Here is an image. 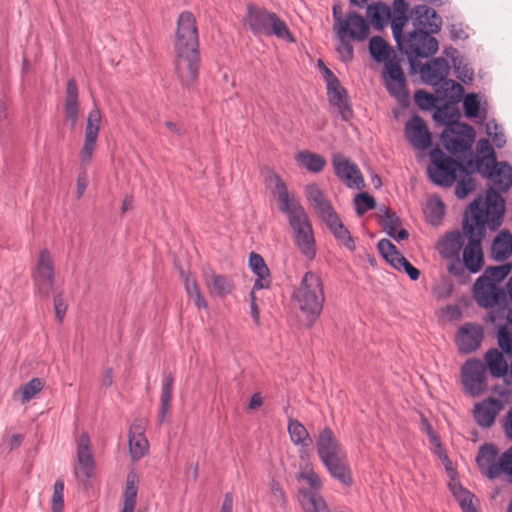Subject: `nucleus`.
Instances as JSON below:
<instances>
[{"instance_id":"nucleus-2","label":"nucleus","mask_w":512,"mask_h":512,"mask_svg":"<svg viewBox=\"0 0 512 512\" xmlns=\"http://www.w3.org/2000/svg\"><path fill=\"white\" fill-rule=\"evenodd\" d=\"M511 270L512 263L489 266L473 285V297L480 307H498L489 313L490 321L496 324L505 319L504 324H498L497 338L499 347L507 355H512V332L509 329L512 325V307L508 304L509 298L512 299V277L505 285L503 281Z\"/></svg>"},{"instance_id":"nucleus-32","label":"nucleus","mask_w":512,"mask_h":512,"mask_svg":"<svg viewBox=\"0 0 512 512\" xmlns=\"http://www.w3.org/2000/svg\"><path fill=\"white\" fill-rule=\"evenodd\" d=\"M512 253V234L502 231L494 239L491 246V256L496 261H503Z\"/></svg>"},{"instance_id":"nucleus-12","label":"nucleus","mask_w":512,"mask_h":512,"mask_svg":"<svg viewBox=\"0 0 512 512\" xmlns=\"http://www.w3.org/2000/svg\"><path fill=\"white\" fill-rule=\"evenodd\" d=\"M464 231L454 230L447 232L437 242L436 248L440 256L447 260V271L452 276H463L460 252L465 245Z\"/></svg>"},{"instance_id":"nucleus-11","label":"nucleus","mask_w":512,"mask_h":512,"mask_svg":"<svg viewBox=\"0 0 512 512\" xmlns=\"http://www.w3.org/2000/svg\"><path fill=\"white\" fill-rule=\"evenodd\" d=\"M245 25H247L257 36L273 35L289 42L295 41L288 26L283 20H281L275 13L269 12L268 10L253 4L247 5Z\"/></svg>"},{"instance_id":"nucleus-10","label":"nucleus","mask_w":512,"mask_h":512,"mask_svg":"<svg viewBox=\"0 0 512 512\" xmlns=\"http://www.w3.org/2000/svg\"><path fill=\"white\" fill-rule=\"evenodd\" d=\"M293 301L306 315L309 324H313L320 315L325 301L321 277L312 271L306 272L293 293Z\"/></svg>"},{"instance_id":"nucleus-51","label":"nucleus","mask_w":512,"mask_h":512,"mask_svg":"<svg viewBox=\"0 0 512 512\" xmlns=\"http://www.w3.org/2000/svg\"><path fill=\"white\" fill-rule=\"evenodd\" d=\"M54 310L57 320L62 322L67 311V303L62 291L57 293L54 297Z\"/></svg>"},{"instance_id":"nucleus-55","label":"nucleus","mask_w":512,"mask_h":512,"mask_svg":"<svg viewBox=\"0 0 512 512\" xmlns=\"http://www.w3.org/2000/svg\"><path fill=\"white\" fill-rule=\"evenodd\" d=\"M314 207L322 219L328 217V215L335 213L330 201L326 197L323 200H321L318 204H316Z\"/></svg>"},{"instance_id":"nucleus-39","label":"nucleus","mask_w":512,"mask_h":512,"mask_svg":"<svg viewBox=\"0 0 512 512\" xmlns=\"http://www.w3.org/2000/svg\"><path fill=\"white\" fill-rule=\"evenodd\" d=\"M425 213L427 220L431 225H439L445 214L444 203L438 197L431 198L426 204Z\"/></svg>"},{"instance_id":"nucleus-17","label":"nucleus","mask_w":512,"mask_h":512,"mask_svg":"<svg viewBox=\"0 0 512 512\" xmlns=\"http://www.w3.org/2000/svg\"><path fill=\"white\" fill-rule=\"evenodd\" d=\"M33 281L37 291L44 297H48L53 290L55 270L52 256L47 249H43L39 253Z\"/></svg>"},{"instance_id":"nucleus-25","label":"nucleus","mask_w":512,"mask_h":512,"mask_svg":"<svg viewBox=\"0 0 512 512\" xmlns=\"http://www.w3.org/2000/svg\"><path fill=\"white\" fill-rule=\"evenodd\" d=\"M483 360L486 371L493 378H505L508 375L509 365L502 351L497 348H491L486 351Z\"/></svg>"},{"instance_id":"nucleus-56","label":"nucleus","mask_w":512,"mask_h":512,"mask_svg":"<svg viewBox=\"0 0 512 512\" xmlns=\"http://www.w3.org/2000/svg\"><path fill=\"white\" fill-rule=\"evenodd\" d=\"M378 250L384 259H388V256H393L398 250L388 239H382L378 243Z\"/></svg>"},{"instance_id":"nucleus-36","label":"nucleus","mask_w":512,"mask_h":512,"mask_svg":"<svg viewBox=\"0 0 512 512\" xmlns=\"http://www.w3.org/2000/svg\"><path fill=\"white\" fill-rule=\"evenodd\" d=\"M288 432L291 441L297 446L307 447L312 443L308 430L296 419H289Z\"/></svg>"},{"instance_id":"nucleus-46","label":"nucleus","mask_w":512,"mask_h":512,"mask_svg":"<svg viewBox=\"0 0 512 512\" xmlns=\"http://www.w3.org/2000/svg\"><path fill=\"white\" fill-rule=\"evenodd\" d=\"M139 479L135 472H129L126 480L124 501L136 503Z\"/></svg>"},{"instance_id":"nucleus-54","label":"nucleus","mask_w":512,"mask_h":512,"mask_svg":"<svg viewBox=\"0 0 512 512\" xmlns=\"http://www.w3.org/2000/svg\"><path fill=\"white\" fill-rule=\"evenodd\" d=\"M487 134L493 138V142L497 147H502L505 144L504 135L497 132V125L495 123L486 124Z\"/></svg>"},{"instance_id":"nucleus-4","label":"nucleus","mask_w":512,"mask_h":512,"mask_svg":"<svg viewBox=\"0 0 512 512\" xmlns=\"http://www.w3.org/2000/svg\"><path fill=\"white\" fill-rule=\"evenodd\" d=\"M371 57L378 63H384L381 78L388 93L397 102L405 106L409 102L407 80L401 67L402 58H399L389 44L380 36H374L369 41Z\"/></svg>"},{"instance_id":"nucleus-44","label":"nucleus","mask_w":512,"mask_h":512,"mask_svg":"<svg viewBox=\"0 0 512 512\" xmlns=\"http://www.w3.org/2000/svg\"><path fill=\"white\" fill-rule=\"evenodd\" d=\"M356 213L359 216L364 215L367 211L374 209L376 206L375 199L367 193H360L354 199Z\"/></svg>"},{"instance_id":"nucleus-6","label":"nucleus","mask_w":512,"mask_h":512,"mask_svg":"<svg viewBox=\"0 0 512 512\" xmlns=\"http://www.w3.org/2000/svg\"><path fill=\"white\" fill-rule=\"evenodd\" d=\"M476 463L480 472L490 480L506 477V487H496L492 493V499L502 505V494L512 495L509 488L512 484V446L500 455L496 445L486 443L479 448Z\"/></svg>"},{"instance_id":"nucleus-21","label":"nucleus","mask_w":512,"mask_h":512,"mask_svg":"<svg viewBox=\"0 0 512 512\" xmlns=\"http://www.w3.org/2000/svg\"><path fill=\"white\" fill-rule=\"evenodd\" d=\"M484 338L483 327L475 323H465L460 327L456 335V344L462 354L475 352Z\"/></svg>"},{"instance_id":"nucleus-5","label":"nucleus","mask_w":512,"mask_h":512,"mask_svg":"<svg viewBox=\"0 0 512 512\" xmlns=\"http://www.w3.org/2000/svg\"><path fill=\"white\" fill-rule=\"evenodd\" d=\"M432 166L428 168L430 180L441 187H451L457 182L455 194L458 198L467 197L475 189V181L470 171L459 161L447 156L440 149L430 151Z\"/></svg>"},{"instance_id":"nucleus-26","label":"nucleus","mask_w":512,"mask_h":512,"mask_svg":"<svg viewBox=\"0 0 512 512\" xmlns=\"http://www.w3.org/2000/svg\"><path fill=\"white\" fill-rule=\"evenodd\" d=\"M328 99L331 105L338 109V112L344 121H349L353 116L351 106L348 104L347 92L340 82L327 87Z\"/></svg>"},{"instance_id":"nucleus-8","label":"nucleus","mask_w":512,"mask_h":512,"mask_svg":"<svg viewBox=\"0 0 512 512\" xmlns=\"http://www.w3.org/2000/svg\"><path fill=\"white\" fill-rule=\"evenodd\" d=\"M410 19L415 32V44L418 58H427L438 50V41L433 36L439 32L442 19L436 11L426 5H418L410 12Z\"/></svg>"},{"instance_id":"nucleus-20","label":"nucleus","mask_w":512,"mask_h":512,"mask_svg":"<svg viewBox=\"0 0 512 512\" xmlns=\"http://www.w3.org/2000/svg\"><path fill=\"white\" fill-rule=\"evenodd\" d=\"M332 164L336 176L349 188L361 189L364 179L360 169L342 154H334Z\"/></svg>"},{"instance_id":"nucleus-60","label":"nucleus","mask_w":512,"mask_h":512,"mask_svg":"<svg viewBox=\"0 0 512 512\" xmlns=\"http://www.w3.org/2000/svg\"><path fill=\"white\" fill-rule=\"evenodd\" d=\"M255 290L253 288V290L250 292V300H251V303H250V307H251V315H252V318L254 320V322L256 324H259L260 322V311H259V307L256 303V296H255Z\"/></svg>"},{"instance_id":"nucleus-18","label":"nucleus","mask_w":512,"mask_h":512,"mask_svg":"<svg viewBox=\"0 0 512 512\" xmlns=\"http://www.w3.org/2000/svg\"><path fill=\"white\" fill-rule=\"evenodd\" d=\"M102 114L94 107L88 114L85 126L84 143L80 151V164L87 167L92 160L99 136Z\"/></svg>"},{"instance_id":"nucleus-19","label":"nucleus","mask_w":512,"mask_h":512,"mask_svg":"<svg viewBox=\"0 0 512 512\" xmlns=\"http://www.w3.org/2000/svg\"><path fill=\"white\" fill-rule=\"evenodd\" d=\"M77 464L74 469V475L78 481L86 484L94 475L95 461L91 452L90 437L87 433H82L77 439Z\"/></svg>"},{"instance_id":"nucleus-37","label":"nucleus","mask_w":512,"mask_h":512,"mask_svg":"<svg viewBox=\"0 0 512 512\" xmlns=\"http://www.w3.org/2000/svg\"><path fill=\"white\" fill-rule=\"evenodd\" d=\"M378 221L389 236H394V231L401 225L399 216L385 205L379 207Z\"/></svg>"},{"instance_id":"nucleus-14","label":"nucleus","mask_w":512,"mask_h":512,"mask_svg":"<svg viewBox=\"0 0 512 512\" xmlns=\"http://www.w3.org/2000/svg\"><path fill=\"white\" fill-rule=\"evenodd\" d=\"M461 380L464 390L472 397L480 396L488 390L487 371L481 360L468 359L461 368Z\"/></svg>"},{"instance_id":"nucleus-43","label":"nucleus","mask_w":512,"mask_h":512,"mask_svg":"<svg viewBox=\"0 0 512 512\" xmlns=\"http://www.w3.org/2000/svg\"><path fill=\"white\" fill-rule=\"evenodd\" d=\"M339 44L337 46V51L339 53V57L341 61L347 63L353 60L354 58V49L351 44L349 37L344 34H337Z\"/></svg>"},{"instance_id":"nucleus-24","label":"nucleus","mask_w":512,"mask_h":512,"mask_svg":"<svg viewBox=\"0 0 512 512\" xmlns=\"http://www.w3.org/2000/svg\"><path fill=\"white\" fill-rule=\"evenodd\" d=\"M502 408L503 401L500 399L489 398L478 403L474 408L475 421L481 427H490L495 422L496 415Z\"/></svg>"},{"instance_id":"nucleus-57","label":"nucleus","mask_w":512,"mask_h":512,"mask_svg":"<svg viewBox=\"0 0 512 512\" xmlns=\"http://www.w3.org/2000/svg\"><path fill=\"white\" fill-rule=\"evenodd\" d=\"M434 119L436 121L442 122L446 124V127H448V123H457L453 119V115H449L448 108L445 106L443 108H438L436 112L434 113Z\"/></svg>"},{"instance_id":"nucleus-16","label":"nucleus","mask_w":512,"mask_h":512,"mask_svg":"<svg viewBox=\"0 0 512 512\" xmlns=\"http://www.w3.org/2000/svg\"><path fill=\"white\" fill-rule=\"evenodd\" d=\"M333 16L335 19L334 30L337 34H344L351 40L364 41L370 33L367 21L356 12H349L346 18H341L337 14L336 7H333Z\"/></svg>"},{"instance_id":"nucleus-22","label":"nucleus","mask_w":512,"mask_h":512,"mask_svg":"<svg viewBox=\"0 0 512 512\" xmlns=\"http://www.w3.org/2000/svg\"><path fill=\"white\" fill-rule=\"evenodd\" d=\"M418 63L414 71H418L422 80L433 88L438 87L448 77L450 66L443 57L434 58L426 64Z\"/></svg>"},{"instance_id":"nucleus-61","label":"nucleus","mask_w":512,"mask_h":512,"mask_svg":"<svg viewBox=\"0 0 512 512\" xmlns=\"http://www.w3.org/2000/svg\"><path fill=\"white\" fill-rule=\"evenodd\" d=\"M323 221L326 223L332 233L336 231L340 225L343 224L336 212L328 215V217L324 218Z\"/></svg>"},{"instance_id":"nucleus-42","label":"nucleus","mask_w":512,"mask_h":512,"mask_svg":"<svg viewBox=\"0 0 512 512\" xmlns=\"http://www.w3.org/2000/svg\"><path fill=\"white\" fill-rule=\"evenodd\" d=\"M64 508V480L57 479L53 486L51 499V511L63 512Z\"/></svg>"},{"instance_id":"nucleus-53","label":"nucleus","mask_w":512,"mask_h":512,"mask_svg":"<svg viewBox=\"0 0 512 512\" xmlns=\"http://www.w3.org/2000/svg\"><path fill=\"white\" fill-rule=\"evenodd\" d=\"M23 439L24 437L22 434H13L11 437L2 442L1 447L8 452H11L21 446Z\"/></svg>"},{"instance_id":"nucleus-52","label":"nucleus","mask_w":512,"mask_h":512,"mask_svg":"<svg viewBox=\"0 0 512 512\" xmlns=\"http://www.w3.org/2000/svg\"><path fill=\"white\" fill-rule=\"evenodd\" d=\"M270 491L274 500L282 507L286 505V495L279 483L275 480L270 482Z\"/></svg>"},{"instance_id":"nucleus-41","label":"nucleus","mask_w":512,"mask_h":512,"mask_svg":"<svg viewBox=\"0 0 512 512\" xmlns=\"http://www.w3.org/2000/svg\"><path fill=\"white\" fill-rule=\"evenodd\" d=\"M302 255L308 260H313L316 256V243L313 232L294 241Z\"/></svg>"},{"instance_id":"nucleus-58","label":"nucleus","mask_w":512,"mask_h":512,"mask_svg":"<svg viewBox=\"0 0 512 512\" xmlns=\"http://www.w3.org/2000/svg\"><path fill=\"white\" fill-rule=\"evenodd\" d=\"M405 271L409 278L413 281H416L420 277V271L416 267H414L406 258L403 259L401 264V271Z\"/></svg>"},{"instance_id":"nucleus-40","label":"nucleus","mask_w":512,"mask_h":512,"mask_svg":"<svg viewBox=\"0 0 512 512\" xmlns=\"http://www.w3.org/2000/svg\"><path fill=\"white\" fill-rule=\"evenodd\" d=\"M44 383L40 378H33L22 385L16 392L20 397L21 403H27L42 391Z\"/></svg>"},{"instance_id":"nucleus-50","label":"nucleus","mask_w":512,"mask_h":512,"mask_svg":"<svg viewBox=\"0 0 512 512\" xmlns=\"http://www.w3.org/2000/svg\"><path fill=\"white\" fill-rule=\"evenodd\" d=\"M305 194L313 206L325 198L323 191L318 187L316 183L308 184L305 187Z\"/></svg>"},{"instance_id":"nucleus-23","label":"nucleus","mask_w":512,"mask_h":512,"mask_svg":"<svg viewBox=\"0 0 512 512\" xmlns=\"http://www.w3.org/2000/svg\"><path fill=\"white\" fill-rule=\"evenodd\" d=\"M405 136L410 144L420 150H426L431 145V135L425 121L412 117L405 125Z\"/></svg>"},{"instance_id":"nucleus-33","label":"nucleus","mask_w":512,"mask_h":512,"mask_svg":"<svg viewBox=\"0 0 512 512\" xmlns=\"http://www.w3.org/2000/svg\"><path fill=\"white\" fill-rule=\"evenodd\" d=\"M365 5H367V17L369 18L374 28L382 29L387 25L391 18V10L386 4L380 2L369 4L367 2L364 4V6Z\"/></svg>"},{"instance_id":"nucleus-48","label":"nucleus","mask_w":512,"mask_h":512,"mask_svg":"<svg viewBox=\"0 0 512 512\" xmlns=\"http://www.w3.org/2000/svg\"><path fill=\"white\" fill-rule=\"evenodd\" d=\"M465 114L469 118H475L478 115L480 103L475 94H468L465 96L464 101Z\"/></svg>"},{"instance_id":"nucleus-47","label":"nucleus","mask_w":512,"mask_h":512,"mask_svg":"<svg viewBox=\"0 0 512 512\" xmlns=\"http://www.w3.org/2000/svg\"><path fill=\"white\" fill-rule=\"evenodd\" d=\"M416 104L422 109H430L435 106V102L439 100L437 95L430 94L423 90L416 91L414 95Z\"/></svg>"},{"instance_id":"nucleus-59","label":"nucleus","mask_w":512,"mask_h":512,"mask_svg":"<svg viewBox=\"0 0 512 512\" xmlns=\"http://www.w3.org/2000/svg\"><path fill=\"white\" fill-rule=\"evenodd\" d=\"M88 176L85 171L79 173L77 177V197L80 198L83 196L87 186H88Z\"/></svg>"},{"instance_id":"nucleus-31","label":"nucleus","mask_w":512,"mask_h":512,"mask_svg":"<svg viewBox=\"0 0 512 512\" xmlns=\"http://www.w3.org/2000/svg\"><path fill=\"white\" fill-rule=\"evenodd\" d=\"M205 282L210 293L218 297H224L234 289V283L229 277L214 272L205 275Z\"/></svg>"},{"instance_id":"nucleus-15","label":"nucleus","mask_w":512,"mask_h":512,"mask_svg":"<svg viewBox=\"0 0 512 512\" xmlns=\"http://www.w3.org/2000/svg\"><path fill=\"white\" fill-rule=\"evenodd\" d=\"M407 22V15L395 14L394 17L391 18V29L398 49L407 56L411 69L415 70L419 64L417 56L418 49L415 44L416 37L413 28L409 30L407 34L403 33V28Z\"/></svg>"},{"instance_id":"nucleus-1","label":"nucleus","mask_w":512,"mask_h":512,"mask_svg":"<svg viewBox=\"0 0 512 512\" xmlns=\"http://www.w3.org/2000/svg\"><path fill=\"white\" fill-rule=\"evenodd\" d=\"M476 171L488 180L489 189L485 200L475 199L469 205V211L463 218L462 230L467 243L462 250L461 263L463 276H455L465 283L469 279L468 272L476 274L484 266L482 240L486 228L496 230L501 225L504 213V201L500 195L512 185V167L507 162H498L494 148L489 140L480 139L476 145Z\"/></svg>"},{"instance_id":"nucleus-45","label":"nucleus","mask_w":512,"mask_h":512,"mask_svg":"<svg viewBox=\"0 0 512 512\" xmlns=\"http://www.w3.org/2000/svg\"><path fill=\"white\" fill-rule=\"evenodd\" d=\"M298 479L304 480L313 489L318 491L322 488V480L319 475L309 466L302 468L298 474Z\"/></svg>"},{"instance_id":"nucleus-28","label":"nucleus","mask_w":512,"mask_h":512,"mask_svg":"<svg viewBox=\"0 0 512 512\" xmlns=\"http://www.w3.org/2000/svg\"><path fill=\"white\" fill-rule=\"evenodd\" d=\"M249 266L254 274L257 275L254 289H266L270 287V271L263 257L260 254L252 252L249 256Z\"/></svg>"},{"instance_id":"nucleus-13","label":"nucleus","mask_w":512,"mask_h":512,"mask_svg":"<svg viewBox=\"0 0 512 512\" xmlns=\"http://www.w3.org/2000/svg\"><path fill=\"white\" fill-rule=\"evenodd\" d=\"M475 131L463 123H448V127L441 135V141L445 149L452 155H458L471 149Z\"/></svg>"},{"instance_id":"nucleus-9","label":"nucleus","mask_w":512,"mask_h":512,"mask_svg":"<svg viewBox=\"0 0 512 512\" xmlns=\"http://www.w3.org/2000/svg\"><path fill=\"white\" fill-rule=\"evenodd\" d=\"M266 181L268 188L278 201L279 210L288 217L293 233L311 228V222L303 206L288 192L282 178L277 173L270 172Z\"/></svg>"},{"instance_id":"nucleus-62","label":"nucleus","mask_w":512,"mask_h":512,"mask_svg":"<svg viewBox=\"0 0 512 512\" xmlns=\"http://www.w3.org/2000/svg\"><path fill=\"white\" fill-rule=\"evenodd\" d=\"M503 429L505 435L508 439L512 440V407L508 409L506 412L504 421H503Z\"/></svg>"},{"instance_id":"nucleus-49","label":"nucleus","mask_w":512,"mask_h":512,"mask_svg":"<svg viewBox=\"0 0 512 512\" xmlns=\"http://www.w3.org/2000/svg\"><path fill=\"white\" fill-rule=\"evenodd\" d=\"M335 238L340 241L347 249L353 251L355 249L354 241L349 230L342 224L333 232Z\"/></svg>"},{"instance_id":"nucleus-64","label":"nucleus","mask_w":512,"mask_h":512,"mask_svg":"<svg viewBox=\"0 0 512 512\" xmlns=\"http://www.w3.org/2000/svg\"><path fill=\"white\" fill-rule=\"evenodd\" d=\"M429 436H430V442L438 449L437 453L439 457L444 461H448V456L444 453L442 445L440 443L439 438L435 435V433L429 428Z\"/></svg>"},{"instance_id":"nucleus-30","label":"nucleus","mask_w":512,"mask_h":512,"mask_svg":"<svg viewBox=\"0 0 512 512\" xmlns=\"http://www.w3.org/2000/svg\"><path fill=\"white\" fill-rule=\"evenodd\" d=\"M433 89L439 100L447 101L449 103L459 102L464 94L463 86L448 78H446L438 87Z\"/></svg>"},{"instance_id":"nucleus-34","label":"nucleus","mask_w":512,"mask_h":512,"mask_svg":"<svg viewBox=\"0 0 512 512\" xmlns=\"http://www.w3.org/2000/svg\"><path fill=\"white\" fill-rule=\"evenodd\" d=\"M295 160L311 173L321 172L327 164L323 156L308 150L298 152Z\"/></svg>"},{"instance_id":"nucleus-38","label":"nucleus","mask_w":512,"mask_h":512,"mask_svg":"<svg viewBox=\"0 0 512 512\" xmlns=\"http://www.w3.org/2000/svg\"><path fill=\"white\" fill-rule=\"evenodd\" d=\"M304 498V507L308 512H329L323 497L317 491L300 490Z\"/></svg>"},{"instance_id":"nucleus-27","label":"nucleus","mask_w":512,"mask_h":512,"mask_svg":"<svg viewBox=\"0 0 512 512\" xmlns=\"http://www.w3.org/2000/svg\"><path fill=\"white\" fill-rule=\"evenodd\" d=\"M149 443L143 428L133 424L129 430V453L133 461L140 460L148 451Z\"/></svg>"},{"instance_id":"nucleus-63","label":"nucleus","mask_w":512,"mask_h":512,"mask_svg":"<svg viewBox=\"0 0 512 512\" xmlns=\"http://www.w3.org/2000/svg\"><path fill=\"white\" fill-rule=\"evenodd\" d=\"M184 286L189 297L201 292L195 279L186 277Z\"/></svg>"},{"instance_id":"nucleus-29","label":"nucleus","mask_w":512,"mask_h":512,"mask_svg":"<svg viewBox=\"0 0 512 512\" xmlns=\"http://www.w3.org/2000/svg\"><path fill=\"white\" fill-rule=\"evenodd\" d=\"M64 110L66 118L71 121L72 127H74L79 118L78 88L74 79L68 80L66 85Z\"/></svg>"},{"instance_id":"nucleus-35","label":"nucleus","mask_w":512,"mask_h":512,"mask_svg":"<svg viewBox=\"0 0 512 512\" xmlns=\"http://www.w3.org/2000/svg\"><path fill=\"white\" fill-rule=\"evenodd\" d=\"M174 378L171 373L164 378V383L160 398L159 422L163 423L166 416L170 412Z\"/></svg>"},{"instance_id":"nucleus-7","label":"nucleus","mask_w":512,"mask_h":512,"mask_svg":"<svg viewBox=\"0 0 512 512\" xmlns=\"http://www.w3.org/2000/svg\"><path fill=\"white\" fill-rule=\"evenodd\" d=\"M318 456L330 476L344 486L353 483L347 454L331 428L325 427L316 439Z\"/></svg>"},{"instance_id":"nucleus-3","label":"nucleus","mask_w":512,"mask_h":512,"mask_svg":"<svg viewBox=\"0 0 512 512\" xmlns=\"http://www.w3.org/2000/svg\"><path fill=\"white\" fill-rule=\"evenodd\" d=\"M174 52L177 79L183 88L190 89L198 77L200 55L196 19L189 11L178 17Z\"/></svg>"}]
</instances>
